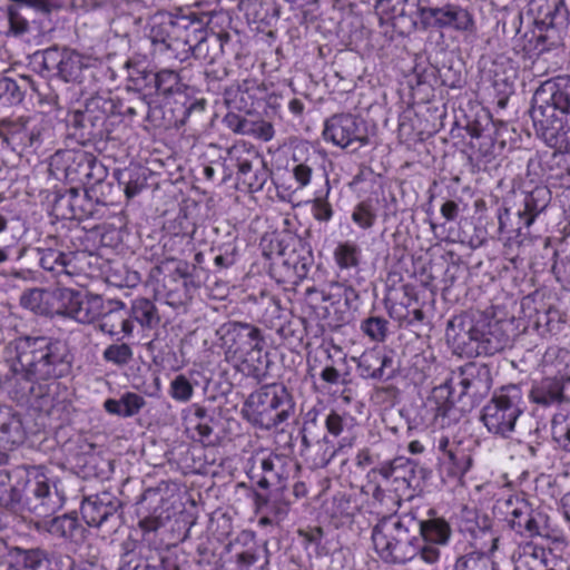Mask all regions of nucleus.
<instances>
[{
    "label": "nucleus",
    "instance_id": "nucleus-49",
    "mask_svg": "<svg viewBox=\"0 0 570 570\" xmlns=\"http://www.w3.org/2000/svg\"><path fill=\"white\" fill-rule=\"evenodd\" d=\"M453 570H504L483 553H468L456 559Z\"/></svg>",
    "mask_w": 570,
    "mask_h": 570
},
{
    "label": "nucleus",
    "instance_id": "nucleus-44",
    "mask_svg": "<svg viewBox=\"0 0 570 570\" xmlns=\"http://www.w3.org/2000/svg\"><path fill=\"white\" fill-rule=\"evenodd\" d=\"M130 320L136 321L144 328H155L160 323L157 306L148 298H136L128 311Z\"/></svg>",
    "mask_w": 570,
    "mask_h": 570
},
{
    "label": "nucleus",
    "instance_id": "nucleus-42",
    "mask_svg": "<svg viewBox=\"0 0 570 570\" xmlns=\"http://www.w3.org/2000/svg\"><path fill=\"white\" fill-rule=\"evenodd\" d=\"M96 186L94 184L92 187L83 189L82 191L78 188H75L73 193V219L83 220L87 218H92L96 215L97 206L102 204L98 197H94L96 194Z\"/></svg>",
    "mask_w": 570,
    "mask_h": 570
},
{
    "label": "nucleus",
    "instance_id": "nucleus-17",
    "mask_svg": "<svg viewBox=\"0 0 570 570\" xmlns=\"http://www.w3.org/2000/svg\"><path fill=\"white\" fill-rule=\"evenodd\" d=\"M568 20V9L563 0H557L547 6V12L542 18H537L534 23L539 31L537 46L542 45L540 50H550L557 47L561 40V30Z\"/></svg>",
    "mask_w": 570,
    "mask_h": 570
},
{
    "label": "nucleus",
    "instance_id": "nucleus-46",
    "mask_svg": "<svg viewBox=\"0 0 570 570\" xmlns=\"http://www.w3.org/2000/svg\"><path fill=\"white\" fill-rule=\"evenodd\" d=\"M441 460L448 465V474L453 478L463 476L472 465V456L460 443L453 445Z\"/></svg>",
    "mask_w": 570,
    "mask_h": 570
},
{
    "label": "nucleus",
    "instance_id": "nucleus-48",
    "mask_svg": "<svg viewBox=\"0 0 570 570\" xmlns=\"http://www.w3.org/2000/svg\"><path fill=\"white\" fill-rule=\"evenodd\" d=\"M257 305L263 309L259 321L268 328H276L281 325L282 307L275 296L262 293Z\"/></svg>",
    "mask_w": 570,
    "mask_h": 570
},
{
    "label": "nucleus",
    "instance_id": "nucleus-24",
    "mask_svg": "<svg viewBox=\"0 0 570 570\" xmlns=\"http://www.w3.org/2000/svg\"><path fill=\"white\" fill-rule=\"evenodd\" d=\"M355 361L363 379L387 381L394 376L393 357L380 348L366 350Z\"/></svg>",
    "mask_w": 570,
    "mask_h": 570
},
{
    "label": "nucleus",
    "instance_id": "nucleus-23",
    "mask_svg": "<svg viewBox=\"0 0 570 570\" xmlns=\"http://www.w3.org/2000/svg\"><path fill=\"white\" fill-rule=\"evenodd\" d=\"M521 309L523 316L529 318L533 323L538 331L542 334H553L560 331L561 324L563 323L560 311L551 305L546 306L544 304L538 303L532 296H525L521 301Z\"/></svg>",
    "mask_w": 570,
    "mask_h": 570
},
{
    "label": "nucleus",
    "instance_id": "nucleus-45",
    "mask_svg": "<svg viewBox=\"0 0 570 570\" xmlns=\"http://www.w3.org/2000/svg\"><path fill=\"white\" fill-rule=\"evenodd\" d=\"M305 151H308V149L296 148L293 154L294 165L292 167V174L297 184V188H304L311 183L314 166L317 160L315 153L307 154L306 157H303Z\"/></svg>",
    "mask_w": 570,
    "mask_h": 570
},
{
    "label": "nucleus",
    "instance_id": "nucleus-55",
    "mask_svg": "<svg viewBox=\"0 0 570 570\" xmlns=\"http://www.w3.org/2000/svg\"><path fill=\"white\" fill-rule=\"evenodd\" d=\"M361 330L372 341L383 342L387 336L389 322L381 316H370L362 321Z\"/></svg>",
    "mask_w": 570,
    "mask_h": 570
},
{
    "label": "nucleus",
    "instance_id": "nucleus-14",
    "mask_svg": "<svg viewBox=\"0 0 570 570\" xmlns=\"http://www.w3.org/2000/svg\"><path fill=\"white\" fill-rule=\"evenodd\" d=\"M419 21L423 30L435 28L472 31L474 29L472 13L454 3L442 7H419Z\"/></svg>",
    "mask_w": 570,
    "mask_h": 570
},
{
    "label": "nucleus",
    "instance_id": "nucleus-54",
    "mask_svg": "<svg viewBox=\"0 0 570 570\" xmlns=\"http://www.w3.org/2000/svg\"><path fill=\"white\" fill-rule=\"evenodd\" d=\"M254 160L256 163L255 170L247 177H242L240 181L250 193L262 190L269 178V170L265 163L258 156H254Z\"/></svg>",
    "mask_w": 570,
    "mask_h": 570
},
{
    "label": "nucleus",
    "instance_id": "nucleus-6",
    "mask_svg": "<svg viewBox=\"0 0 570 570\" xmlns=\"http://www.w3.org/2000/svg\"><path fill=\"white\" fill-rule=\"evenodd\" d=\"M372 542L381 560L405 564L419 553V519L412 513L389 514L372 528Z\"/></svg>",
    "mask_w": 570,
    "mask_h": 570
},
{
    "label": "nucleus",
    "instance_id": "nucleus-20",
    "mask_svg": "<svg viewBox=\"0 0 570 570\" xmlns=\"http://www.w3.org/2000/svg\"><path fill=\"white\" fill-rule=\"evenodd\" d=\"M492 372L484 363L471 362L460 368V397L470 396L473 400L484 397L492 386Z\"/></svg>",
    "mask_w": 570,
    "mask_h": 570
},
{
    "label": "nucleus",
    "instance_id": "nucleus-12",
    "mask_svg": "<svg viewBox=\"0 0 570 570\" xmlns=\"http://www.w3.org/2000/svg\"><path fill=\"white\" fill-rule=\"evenodd\" d=\"M122 502L108 491L87 497L82 500L80 512L89 527L101 529L110 535L122 524Z\"/></svg>",
    "mask_w": 570,
    "mask_h": 570
},
{
    "label": "nucleus",
    "instance_id": "nucleus-26",
    "mask_svg": "<svg viewBox=\"0 0 570 570\" xmlns=\"http://www.w3.org/2000/svg\"><path fill=\"white\" fill-rule=\"evenodd\" d=\"M66 176L71 180L79 179L80 181L86 180V183L94 179L95 185H102L106 169L91 154L80 151L75 154L67 165Z\"/></svg>",
    "mask_w": 570,
    "mask_h": 570
},
{
    "label": "nucleus",
    "instance_id": "nucleus-47",
    "mask_svg": "<svg viewBox=\"0 0 570 570\" xmlns=\"http://www.w3.org/2000/svg\"><path fill=\"white\" fill-rule=\"evenodd\" d=\"M219 38L207 36L206 30L196 28L191 57L199 61L212 63L218 50Z\"/></svg>",
    "mask_w": 570,
    "mask_h": 570
},
{
    "label": "nucleus",
    "instance_id": "nucleus-31",
    "mask_svg": "<svg viewBox=\"0 0 570 570\" xmlns=\"http://www.w3.org/2000/svg\"><path fill=\"white\" fill-rule=\"evenodd\" d=\"M563 390L562 377L547 376L533 383L529 397L533 403L548 407L562 402L564 397Z\"/></svg>",
    "mask_w": 570,
    "mask_h": 570
},
{
    "label": "nucleus",
    "instance_id": "nucleus-5",
    "mask_svg": "<svg viewBox=\"0 0 570 570\" xmlns=\"http://www.w3.org/2000/svg\"><path fill=\"white\" fill-rule=\"evenodd\" d=\"M217 334L228 360L239 362L238 368L246 376L261 382L269 373V353L264 351L265 337L257 326L238 321L224 323Z\"/></svg>",
    "mask_w": 570,
    "mask_h": 570
},
{
    "label": "nucleus",
    "instance_id": "nucleus-18",
    "mask_svg": "<svg viewBox=\"0 0 570 570\" xmlns=\"http://www.w3.org/2000/svg\"><path fill=\"white\" fill-rule=\"evenodd\" d=\"M118 570H180L179 557L170 550H149L148 554L141 556L126 551Z\"/></svg>",
    "mask_w": 570,
    "mask_h": 570
},
{
    "label": "nucleus",
    "instance_id": "nucleus-39",
    "mask_svg": "<svg viewBox=\"0 0 570 570\" xmlns=\"http://www.w3.org/2000/svg\"><path fill=\"white\" fill-rule=\"evenodd\" d=\"M12 552L26 570H55L50 554L45 549L12 547Z\"/></svg>",
    "mask_w": 570,
    "mask_h": 570
},
{
    "label": "nucleus",
    "instance_id": "nucleus-2",
    "mask_svg": "<svg viewBox=\"0 0 570 570\" xmlns=\"http://www.w3.org/2000/svg\"><path fill=\"white\" fill-rule=\"evenodd\" d=\"M534 128L562 153L570 150V76L547 80L534 95L530 111Z\"/></svg>",
    "mask_w": 570,
    "mask_h": 570
},
{
    "label": "nucleus",
    "instance_id": "nucleus-40",
    "mask_svg": "<svg viewBox=\"0 0 570 570\" xmlns=\"http://www.w3.org/2000/svg\"><path fill=\"white\" fill-rule=\"evenodd\" d=\"M145 405L144 397L132 392H126L119 400L108 399L104 403L108 413L121 417H131L138 414Z\"/></svg>",
    "mask_w": 570,
    "mask_h": 570
},
{
    "label": "nucleus",
    "instance_id": "nucleus-59",
    "mask_svg": "<svg viewBox=\"0 0 570 570\" xmlns=\"http://www.w3.org/2000/svg\"><path fill=\"white\" fill-rule=\"evenodd\" d=\"M331 289L333 291L335 303L343 299L347 308H357L360 295L354 287L345 284L333 283L331 284Z\"/></svg>",
    "mask_w": 570,
    "mask_h": 570
},
{
    "label": "nucleus",
    "instance_id": "nucleus-32",
    "mask_svg": "<svg viewBox=\"0 0 570 570\" xmlns=\"http://www.w3.org/2000/svg\"><path fill=\"white\" fill-rule=\"evenodd\" d=\"M508 514L510 515L509 524L518 534L525 538L540 534L539 513L534 512L524 500H518L517 505Z\"/></svg>",
    "mask_w": 570,
    "mask_h": 570
},
{
    "label": "nucleus",
    "instance_id": "nucleus-11",
    "mask_svg": "<svg viewBox=\"0 0 570 570\" xmlns=\"http://www.w3.org/2000/svg\"><path fill=\"white\" fill-rule=\"evenodd\" d=\"M115 114V101L98 95L89 98L83 109L69 112L67 122L82 137L101 139L109 132L106 127L108 118Z\"/></svg>",
    "mask_w": 570,
    "mask_h": 570
},
{
    "label": "nucleus",
    "instance_id": "nucleus-37",
    "mask_svg": "<svg viewBox=\"0 0 570 570\" xmlns=\"http://www.w3.org/2000/svg\"><path fill=\"white\" fill-rule=\"evenodd\" d=\"M451 534L452 529L444 518L419 519V538L424 542L445 546L449 543Z\"/></svg>",
    "mask_w": 570,
    "mask_h": 570
},
{
    "label": "nucleus",
    "instance_id": "nucleus-10",
    "mask_svg": "<svg viewBox=\"0 0 570 570\" xmlns=\"http://www.w3.org/2000/svg\"><path fill=\"white\" fill-rule=\"evenodd\" d=\"M37 252L39 265L61 285L68 284L75 276L89 274L92 259H97L85 250L65 253L55 248H38Z\"/></svg>",
    "mask_w": 570,
    "mask_h": 570
},
{
    "label": "nucleus",
    "instance_id": "nucleus-64",
    "mask_svg": "<svg viewBox=\"0 0 570 570\" xmlns=\"http://www.w3.org/2000/svg\"><path fill=\"white\" fill-rule=\"evenodd\" d=\"M283 264L293 269V274L296 278L302 279L307 274V266L311 264V255H308V257H302L293 252L287 258H284Z\"/></svg>",
    "mask_w": 570,
    "mask_h": 570
},
{
    "label": "nucleus",
    "instance_id": "nucleus-1",
    "mask_svg": "<svg viewBox=\"0 0 570 570\" xmlns=\"http://www.w3.org/2000/svg\"><path fill=\"white\" fill-rule=\"evenodd\" d=\"M13 373L28 381H49L68 375L72 356L67 344L48 336H20L6 347Z\"/></svg>",
    "mask_w": 570,
    "mask_h": 570
},
{
    "label": "nucleus",
    "instance_id": "nucleus-21",
    "mask_svg": "<svg viewBox=\"0 0 570 570\" xmlns=\"http://www.w3.org/2000/svg\"><path fill=\"white\" fill-rule=\"evenodd\" d=\"M63 286L56 288L33 287L23 291L19 304L37 315L59 314Z\"/></svg>",
    "mask_w": 570,
    "mask_h": 570
},
{
    "label": "nucleus",
    "instance_id": "nucleus-22",
    "mask_svg": "<svg viewBox=\"0 0 570 570\" xmlns=\"http://www.w3.org/2000/svg\"><path fill=\"white\" fill-rule=\"evenodd\" d=\"M6 10V19L8 21V29L3 31L7 36L22 37L32 31L40 29L39 17L27 3L21 0H9Z\"/></svg>",
    "mask_w": 570,
    "mask_h": 570
},
{
    "label": "nucleus",
    "instance_id": "nucleus-27",
    "mask_svg": "<svg viewBox=\"0 0 570 570\" xmlns=\"http://www.w3.org/2000/svg\"><path fill=\"white\" fill-rule=\"evenodd\" d=\"M39 528L55 538L75 543L82 542L86 539L87 532L77 515L71 513L45 519L40 522Z\"/></svg>",
    "mask_w": 570,
    "mask_h": 570
},
{
    "label": "nucleus",
    "instance_id": "nucleus-30",
    "mask_svg": "<svg viewBox=\"0 0 570 570\" xmlns=\"http://www.w3.org/2000/svg\"><path fill=\"white\" fill-rule=\"evenodd\" d=\"M180 24L166 16L153 17L146 28V36L150 40L154 53L164 55L168 43Z\"/></svg>",
    "mask_w": 570,
    "mask_h": 570
},
{
    "label": "nucleus",
    "instance_id": "nucleus-13",
    "mask_svg": "<svg viewBox=\"0 0 570 570\" xmlns=\"http://www.w3.org/2000/svg\"><path fill=\"white\" fill-rule=\"evenodd\" d=\"M326 141L333 142L341 148L352 147L357 144L360 147L368 144V135L365 122L352 114H336L326 119L323 130Z\"/></svg>",
    "mask_w": 570,
    "mask_h": 570
},
{
    "label": "nucleus",
    "instance_id": "nucleus-61",
    "mask_svg": "<svg viewBox=\"0 0 570 570\" xmlns=\"http://www.w3.org/2000/svg\"><path fill=\"white\" fill-rule=\"evenodd\" d=\"M169 394L176 401L188 402L193 397L194 387L185 375L179 374L170 382Z\"/></svg>",
    "mask_w": 570,
    "mask_h": 570
},
{
    "label": "nucleus",
    "instance_id": "nucleus-41",
    "mask_svg": "<svg viewBox=\"0 0 570 570\" xmlns=\"http://www.w3.org/2000/svg\"><path fill=\"white\" fill-rule=\"evenodd\" d=\"M292 462L278 454H271L262 461V470L272 478L274 487L283 491L289 476Z\"/></svg>",
    "mask_w": 570,
    "mask_h": 570
},
{
    "label": "nucleus",
    "instance_id": "nucleus-53",
    "mask_svg": "<svg viewBox=\"0 0 570 570\" xmlns=\"http://www.w3.org/2000/svg\"><path fill=\"white\" fill-rule=\"evenodd\" d=\"M240 135H248L263 141H268L274 137V127L265 120L258 121H238L236 128Z\"/></svg>",
    "mask_w": 570,
    "mask_h": 570
},
{
    "label": "nucleus",
    "instance_id": "nucleus-7",
    "mask_svg": "<svg viewBox=\"0 0 570 570\" xmlns=\"http://www.w3.org/2000/svg\"><path fill=\"white\" fill-rule=\"evenodd\" d=\"M242 412L253 425L271 430L294 415L295 403L283 384H268L248 395Z\"/></svg>",
    "mask_w": 570,
    "mask_h": 570
},
{
    "label": "nucleus",
    "instance_id": "nucleus-19",
    "mask_svg": "<svg viewBox=\"0 0 570 570\" xmlns=\"http://www.w3.org/2000/svg\"><path fill=\"white\" fill-rule=\"evenodd\" d=\"M380 3L385 4L387 19L400 36H409L416 29L419 7H426L421 0H381Z\"/></svg>",
    "mask_w": 570,
    "mask_h": 570
},
{
    "label": "nucleus",
    "instance_id": "nucleus-58",
    "mask_svg": "<svg viewBox=\"0 0 570 570\" xmlns=\"http://www.w3.org/2000/svg\"><path fill=\"white\" fill-rule=\"evenodd\" d=\"M23 99V91L18 83L7 77L0 78V102L2 105H17Z\"/></svg>",
    "mask_w": 570,
    "mask_h": 570
},
{
    "label": "nucleus",
    "instance_id": "nucleus-35",
    "mask_svg": "<svg viewBox=\"0 0 570 570\" xmlns=\"http://www.w3.org/2000/svg\"><path fill=\"white\" fill-rule=\"evenodd\" d=\"M195 27L180 26L170 42L164 57L168 60H177L179 62L187 61L193 53V42L195 36Z\"/></svg>",
    "mask_w": 570,
    "mask_h": 570
},
{
    "label": "nucleus",
    "instance_id": "nucleus-15",
    "mask_svg": "<svg viewBox=\"0 0 570 570\" xmlns=\"http://www.w3.org/2000/svg\"><path fill=\"white\" fill-rule=\"evenodd\" d=\"M155 95L164 98H173L175 104L183 107V116L180 121L185 122L191 116H197L205 110L206 100L204 98H191L188 86L180 81L179 75L170 69H164L157 72Z\"/></svg>",
    "mask_w": 570,
    "mask_h": 570
},
{
    "label": "nucleus",
    "instance_id": "nucleus-33",
    "mask_svg": "<svg viewBox=\"0 0 570 570\" xmlns=\"http://www.w3.org/2000/svg\"><path fill=\"white\" fill-rule=\"evenodd\" d=\"M98 328L105 334L117 336L124 334L130 336L134 332V324L125 304L119 302L118 306L100 315Z\"/></svg>",
    "mask_w": 570,
    "mask_h": 570
},
{
    "label": "nucleus",
    "instance_id": "nucleus-50",
    "mask_svg": "<svg viewBox=\"0 0 570 570\" xmlns=\"http://www.w3.org/2000/svg\"><path fill=\"white\" fill-rule=\"evenodd\" d=\"M119 185H124V193L128 199L134 198L147 186L146 176L139 169H127L118 176Z\"/></svg>",
    "mask_w": 570,
    "mask_h": 570
},
{
    "label": "nucleus",
    "instance_id": "nucleus-16",
    "mask_svg": "<svg viewBox=\"0 0 570 570\" xmlns=\"http://www.w3.org/2000/svg\"><path fill=\"white\" fill-rule=\"evenodd\" d=\"M104 307L101 295L63 286L59 315L70 317L81 324H91L100 317Z\"/></svg>",
    "mask_w": 570,
    "mask_h": 570
},
{
    "label": "nucleus",
    "instance_id": "nucleus-8",
    "mask_svg": "<svg viewBox=\"0 0 570 570\" xmlns=\"http://www.w3.org/2000/svg\"><path fill=\"white\" fill-rule=\"evenodd\" d=\"M527 409L521 385L508 384L499 387L483 406L481 421L487 430L503 439L510 438L515 430L518 419Z\"/></svg>",
    "mask_w": 570,
    "mask_h": 570
},
{
    "label": "nucleus",
    "instance_id": "nucleus-28",
    "mask_svg": "<svg viewBox=\"0 0 570 570\" xmlns=\"http://www.w3.org/2000/svg\"><path fill=\"white\" fill-rule=\"evenodd\" d=\"M551 202V191L547 186H537L523 194L518 217L523 227L529 228L535 218L542 214Z\"/></svg>",
    "mask_w": 570,
    "mask_h": 570
},
{
    "label": "nucleus",
    "instance_id": "nucleus-63",
    "mask_svg": "<svg viewBox=\"0 0 570 570\" xmlns=\"http://www.w3.org/2000/svg\"><path fill=\"white\" fill-rule=\"evenodd\" d=\"M73 193L75 187L68 188L55 199L53 209L57 212V215L65 219H73Z\"/></svg>",
    "mask_w": 570,
    "mask_h": 570
},
{
    "label": "nucleus",
    "instance_id": "nucleus-9",
    "mask_svg": "<svg viewBox=\"0 0 570 570\" xmlns=\"http://www.w3.org/2000/svg\"><path fill=\"white\" fill-rule=\"evenodd\" d=\"M31 63L41 76H56L66 82H81L85 63L76 50L52 46L32 55Z\"/></svg>",
    "mask_w": 570,
    "mask_h": 570
},
{
    "label": "nucleus",
    "instance_id": "nucleus-4",
    "mask_svg": "<svg viewBox=\"0 0 570 570\" xmlns=\"http://www.w3.org/2000/svg\"><path fill=\"white\" fill-rule=\"evenodd\" d=\"M445 337L455 353L468 357L494 355L509 343L502 324L483 313L453 316L448 322Z\"/></svg>",
    "mask_w": 570,
    "mask_h": 570
},
{
    "label": "nucleus",
    "instance_id": "nucleus-29",
    "mask_svg": "<svg viewBox=\"0 0 570 570\" xmlns=\"http://www.w3.org/2000/svg\"><path fill=\"white\" fill-rule=\"evenodd\" d=\"M26 440L21 415L10 407L0 409V448L12 450Z\"/></svg>",
    "mask_w": 570,
    "mask_h": 570
},
{
    "label": "nucleus",
    "instance_id": "nucleus-62",
    "mask_svg": "<svg viewBox=\"0 0 570 570\" xmlns=\"http://www.w3.org/2000/svg\"><path fill=\"white\" fill-rule=\"evenodd\" d=\"M553 433L562 449L570 452V417L556 415L552 420Z\"/></svg>",
    "mask_w": 570,
    "mask_h": 570
},
{
    "label": "nucleus",
    "instance_id": "nucleus-43",
    "mask_svg": "<svg viewBox=\"0 0 570 570\" xmlns=\"http://www.w3.org/2000/svg\"><path fill=\"white\" fill-rule=\"evenodd\" d=\"M128 68L129 88L142 92L144 96H153L156 92L157 72L148 70L139 65L126 63Z\"/></svg>",
    "mask_w": 570,
    "mask_h": 570
},
{
    "label": "nucleus",
    "instance_id": "nucleus-51",
    "mask_svg": "<svg viewBox=\"0 0 570 570\" xmlns=\"http://www.w3.org/2000/svg\"><path fill=\"white\" fill-rule=\"evenodd\" d=\"M134 358V351L127 343H114L102 352V360L119 368L127 366Z\"/></svg>",
    "mask_w": 570,
    "mask_h": 570
},
{
    "label": "nucleus",
    "instance_id": "nucleus-36",
    "mask_svg": "<svg viewBox=\"0 0 570 570\" xmlns=\"http://www.w3.org/2000/svg\"><path fill=\"white\" fill-rule=\"evenodd\" d=\"M37 137L32 131L28 132L26 124L13 120L0 121V139L2 144L16 149V147H32Z\"/></svg>",
    "mask_w": 570,
    "mask_h": 570
},
{
    "label": "nucleus",
    "instance_id": "nucleus-3",
    "mask_svg": "<svg viewBox=\"0 0 570 570\" xmlns=\"http://www.w3.org/2000/svg\"><path fill=\"white\" fill-rule=\"evenodd\" d=\"M38 517H48L61 507L57 490H52L46 475L21 465L12 470L0 469V507L16 510L21 503Z\"/></svg>",
    "mask_w": 570,
    "mask_h": 570
},
{
    "label": "nucleus",
    "instance_id": "nucleus-60",
    "mask_svg": "<svg viewBox=\"0 0 570 570\" xmlns=\"http://www.w3.org/2000/svg\"><path fill=\"white\" fill-rule=\"evenodd\" d=\"M224 97L228 108L246 112L249 111V96L246 91H243L239 86L226 88Z\"/></svg>",
    "mask_w": 570,
    "mask_h": 570
},
{
    "label": "nucleus",
    "instance_id": "nucleus-34",
    "mask_svg": "<svg viewBox=\"0 0 570 570\" xmlns=\"http://www.w3.org/2000/svg\"><path fill=\"white\" fill-rule=\"evenodd\" d=\"M430 402L434 403L435 420L440 421L442 426L450 425L458 420L453 391L448 382L432 390Z\"/></svg>",
    "mask_w": 570,
    "mask_h": 570
},
{
    "label": "nucleus",
    "instance_id": "nucleus-56",
    "mask_svg": "<svg viewBox=\"0 0 570 570\" xmlns=\"http://www.w3.org/2000/svg\"><path fill=\"white\" fill-rule=\"evenodd\" d=\"M352 220L362 229H370L374 226L377 215L371 200L358 203L351 215Z\"/></svg>",
    "mask_w": 570,
    "mask_h": 570
},
{
    "label": "nucleus",
    "instance_id": "nucleus-25",
    "mask_svg": "<svg viewBox=\"0 0 570 570\" xmlns=\"http://www.w3.org/2000/svg\"><path fill=\"white\" fill-rule=\"evenodd\" d=\"M190 278L189 264L183 261L178 262L173 274L167 276L164 282V288L166 291L165 296L168 305L179 307L190 298Z\"/></svg>",
    "mask_w": 570,
    "mask_h": 570
},
{
    "label": "nucleus",
    "instance_id": "nucleus-52",
    "mask_svg": "<svg viewBox=\"0 0 570 570\" xmlns=\"http://www.w3.org/2000/svg\"><path fill=\"white\" fill-rule=\"evenodd\" d=\"M360 247L351 242L340 243L334 249V259L341 269L357 267L360 264Z\"/></svg>",
    "mask_w": 570,
    "mask_h": 570
},
{
    "label": "nucleus",
    "instance_id": "nucleus-38",
    "mask_svg": "<svg viewBox=\"0 0 570 570\" xmlns=\"http://www.w3.org/2000/svg\"><path fill=\"white\" fill-rule=\"evenodd\" d=\"M513 570H566L564 562L544 550L520 554Z\"/></svg>",
    "mask_w": 570,
    "mask_h": 570
},
{
    "label": "nucleus",
    "instance_id": "nucleus-57",
    "mask_svg": "<svg viewBox=\"0 0 570 570\" xmlns=\"http://www.w3.org/2000/svg\"><path fill=\"white\" fill-rule=\"evenodd\" d=\"M395 466L396 480H402L409 487L416 480V474H422L424 471L416 461L404 456L395 458Z\"/></svg>",
    "mask_w": 570,
    "mask_h": 570
}]
</instances>
